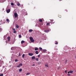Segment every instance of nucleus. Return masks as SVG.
<instances>
[{"instance_id": "nucleus-1", "label": "nucleus", "mask_w": 76, "mask_h": 76, "mask_svg": "<svg viewBox=\"0 0 76 76\" xmlns=\"http://www.w3.org/2000/svg\"><path fill=\"white\" fill-rule=\"evenodd\" d=\"M30 39L32 42H34V40L33 39V38L32 37H30Z\"/></svg>"}, {"instance_id": "nucleus-2", "label": "nucleus", "mask_w": 76, "mask_h": 76, "mask_svg": "<svg viewBox=\"0 0 76 76\" xmlns=\"http://www.w3.org/2000/svg\"><path fill=\"white\" fill-rule=\"evenodd\" d=\"M18 14L16 12L14 13V16L15 18H16L18 17Z\"/></svg>"}, {"instance_id": "nucleus-3", "label": "nucleus", "mask_w": 76, "mask_h": 76, "mask_svg": "<svg viewBox=\"0 0 76 76\" xmlns=\"http://www.w3.org/2000/svg\"><path fill=\"white\" fill-rule=\"evenodd\" d=\"M28 54L30 56H32L34 55V53H28Z\"/></svg>"}, {"instance_id": "nucleus-4", "label": "nucleus", "mask_w": 76, "mask_h": 76, "mask_svg": "<svg viewBox=\"0 0 76 76\" xmlns=\"http://www.w3.org/2000/svg\"><path fill=\"white\" fill-rule=\"evenodd\" d=\"M22 66V64L21 63L19 65H18L17 66V67H20V66Z\"/></svg>"}, {"instance_id": "nucleus-5", "label": "nucleus", "mask_w": 76, "mask_h": 76, "mask_svg": "<svg viewBox=\"0 0 76 76\" xmlns=\"http://www.w3.org/2000/svg\"><path fill=\"white\" fill-rule=\"evenodd\" d=\"M7 39H8V41H10V37H8L7 38Z\"/></svg>"}, {"instance_id": "nucleus-6", "label": "nucleus", "mask_w": 76, "mask_h": 76, "mask_svg": "<svg viewBox=\"0 0 76 76\" xmlns=\"http://www.w3.org/2000/svg\"><path fill=\"white\" fill-rule=\"evenodd\" d=\"M10 12V9H8L7 11V12L8 13H9Z\"/></svg>"}, {"instance_id": "nucleus-7", "label": "nucleus", "mask_w": 76, "mask_h": 76, "mask_svg": "<svg viewBox=\"0 0 76 76\" xmlns=\"http://www.w3.org/2000/svg\"><path fill=\"white\" fill-rule=\"evenodd\" d=\"M73 72V71H70L69 72H68V73H72Z\"/></svg>"}, {"instance_id": "nucleus-8", "label": "nucleus", "mask_w": 76, "mask_h": 76, "mask_svg": "<svg viewBox=\"0 0 76 76\" xmlns=\"http://www.w3.org/2000/svg\"><path fill=\"white\" fill-rule=\"evenodd\" d=\"M31 59L32 60H34V59H35V57L34 56H33L31 57Z\"/></svg>"}, {"instance_id": "nucleus-9", "label": "nucleus", "mask_w": 76, "mask_h": 76, "mask_svg": "<svg viewBox=\"0 0 76 76\" xmlns=\"http://www.w3.org/2000/svg\"><path fill=\"white\" fill-rule=\"evenodd\" d=\"M44 31L45 32L47 33V32H49V30H45Z\"/></svg>"}, {"instance_id": "nucleus-10", "label": "nucleus", "mask_w": 76, "mask_h": 76, "mask_svg": "<svg viewBox=\"0 0 76 76\" xmlns=\"http://www.w3.org/2000/svg\"><path fill=\"white\" fill-rule=\"evenodd\" d=\"M34 50H35V51H37V50H38V48H34Z\"/></svg>"}, {"instance_id": "nucleus-11", "label": "nucleus", "mask_w": 76, "mask_h": 76, "mask_svg": "<svg viewBox=\"0 0 76 76\" xmlns=\"http://www.w3.org/2000/svg\"><path fill=\"white\" fill-rule=\"evenodd\" d=\"M35 53L36 54H38V53H38V51H36L35 52Z\"/></svg>"}, {"instance_id": "nucleus-12", "label": "nucleus", "mask_w": 76, "mask_h": 76, "mask_svg": "<svg viewBox=\"0 0 76 76\" xmlns=\"http://www.w3.org/2000/svg\"><path fill=\"white\" fill-rule=\"evenodd\" d=\"M28 31L29 32H31L33 31V30L32 29H30Z\"/></svg>"}, {"instance_id": "nucleus-13", "label": "nucleus", "mask_w": 76, "mask_h": 76, "mask_svg": "<svg viewBox=\"0 0 76 76\" xmlns=\"http://www.w3.org/2000/svg\"><path fill=\"white\" fill-rule=\"evenodd\" d=\"M24 42H25V41L23 40H22L21 41V44H23V43H24Z\"/></svg>"}, {"instance_id": "nucleus-14", "label": "nucleus", "mask_w": 76, "mask_h": 76, "mask_svg": "<svg viewBox=\"0 0 76 76\" xmlns=\"http://www.w3.org/2000/svg\"><path fill=\"white\" fill-rule=\"evenodd\" d=\"M46 51H47V50L45 49H44L43 50V52H44V53H45V52H46Z\"/></svg>"}, {"instance_id": "nucleus-15", "label": "nucleus", "mask_w": 76, "mask_h": 76, "mask_svg": "<svg viewBox=\"0 0 76 76\" xmlns=\"http://www.w3.org/2000/svg\"><path fill=\"white\" fill-rule=\"evenodd\" d=\"M20 5V3L19 2H18V3L17 4V5L18 6H19Z\"/></svg>"}, {"instance_id": "nucleus-16", "label": "nucleus", "mask_w": 76, "mask_h": 76, "mask_svg": "<svg viewBox=\"0 0 76 76\" xmlns=\"http://www.w3.org/2000/svg\"><path fill=\"white\" fill-rule=\"evenodd\" d=\"M45 66L46 67H48V65L47 64H45Z\"/></svg>"}, {"instance_id": "nucleus-17", "label": "nucleus", "mask_w": 76, "mask_h": 76, "mask_svg": "<svg viewBox=\"0 0 76 76\" xmlns=\"http://www.w3.org/2000/svg\"><path fill=\"white\" fill-rule=\"evenodd\" d=\"M39 21L40 22H42V19H40L39 20Z\"/></svg>"}, {"instance_id": "nucleus-18", "label": "nucleus", "mask_w": 76, "mask_h": 76, "mask_svg": "<svg viewBox=\"0 0 76 76\" xmlns=\"http://www.w3.org/2000/svg\"><path fill=\"white\" fill-rule=\"evenodd\" d=\"M22 69H19V71L20 72H22Z\"/></svg>"}, {"instance_id": "nucleus-19", "label": "nucleus", "mask_w": 76, "mask_h": 76, "mask_svg": "<svg viewBox=\"0 0 76 76\" xmlns=\"http://www.w3.org/2000/svg\"><path fill=\"white\" fill-rule=\"evenodd\" d=\"M30 72H28L26 74V75H30Z\"/></svg>"}, {"instance_id": "nucleus-20", "label": "nucleus", "mask_w": 76, "mask_h": 76, "mask_svg": "<svg viewBox=\"0 0 76 76\" xmlns=\"http://www.w3.org/2000/svg\"><path fill=\"white\" fill-rule=\"evenodd\" d=\"M50 23H46V25L47 26L49 25H50Z\"/></svg>"}, {"instance_id": "nucleus-21", "label": "nucleus", "mask_w": 76, "mask_h": 76, "mask_svg": "<svg viewBox=\"0 0 76 76\" xmlns=\"http://www.w3.org/2000/svg\"><path fill=\"white\" fill-rule=\"evenodd\" d=\"M16 28H19V26H18V25H16Z\"/></svg>"}, {"instance_id": "nucleus-22", "label": "nucleus", "mask_w": 76, "mask_h": 76, "mask_svg": "<svg viewBox=\"0 0 76 76\" xmlns=\"http://www.w3.org/2000/svg\"><path fill=\"white\" fill-rule=\"evenodd\" d=\"M6 20L7 22H10V20H9V19H7Z\"/></svg>"}, {"instance_id": "nucleus-23", "label": "nucleus", "mask_w": 76, "mask_h": 76, "mask_svg": "<svg viewBox=\"0 0 76 76\" xmlns=\"http://www.w3.org/2000/svg\"><path fill=\"white\" fill-rule=\"evenodd\" d=\"M35 60L36 61H38V58H36V59H35Z\"/></svg>"}, {"instance_id": "nucleus-24", "label": "nucleus", "mask_w": 76, "mask_h": 76, "mask_svg": "<svg viewBox=\"0 0 76 76\" xmlns=\"http://www.w3.org/2000/svg\"><path fill=\"white\" fill-rule=\"evenodd\" d=\"M61 69V67L60 66L58 67V70H60V69Z\"/></svg>"}, {"instance_id": "nucleus-25", "label": "nucleus", "mask_w": 76, "mask_h": 76, "mask_svg": "<svg viewBox=\"0 0 76 76\" xmlns=\"http://www.w3.org/2000/svg\"><path fill=\"white\" fill-rule=\"evenodd\" d=\"M55 44H58V42H57V41H55Z\"/></svg>"}, {"instance_id": "nucleus-26", "label": "nucleus", "mask_w": 76, "mask_h": 76, "mask_svg": "<svg viewBox=\"0 0 76 76\" xmlns=\"http://www.w3.org/2000/svg\"><path fill=\"white\" fill-rule=\"evenodd\" d=\"M24 57H25V55L24 54H23L22 55L23 58H24Z\"/></svg>"}, {"instance_id": "nucleus-27", "label": "nucleus", "mask_w": 76, "mask_h": 76, "mask_svg": "<svg viewBox=\"0 0 76 76\" xmlns=\"http://www.w3.org/2000/svg\"><path fill=\"white\" fill-rule=\"evenodd\" d=\"M19 37L20 38H22V36H21V35H19Z\"/></svg>"}, {"instance_id": "nucleus-28", "label": "nucleus", "mask_w": 76, "mask_h": 76, "mask_svg": "<svg viewBox=\"0 0 76 76\" xmlns=\"http://www.w3.org/2000/svg\"><path fill=\"white\" fill-rule=\"evenodd\" d=\"M11 5L12 6H13V5H14V3H11Z\"/></svg>"}, {"instance_id": "nucleus-29", "label": "nucleus", "mask_w": 76, "mask_h": 76, "mask_svg": "<svg viewBox=\"0 0 76 76\" xmlns=\"http://www.w3.org/2000/svg\"><path fill=\"white\" fill-rule=\"evenodd\" d=\"M58 17H59V18H61V16L60 15H59L58 16Z\"/></svg>"}, {"instance_id": "nucleus-30", "label": "nucleus", "mask_w": 76, "mask_h": 76, "mask_svg": "<svg viewBox=\"0 0 76 76\" xmlns=\"http://www.w3.org/2000/svg\"><path fill=\"white\" fill-rule=\"evenodd\" d=\"M39 49L40 50H42V49L41 48H39Z\"/></svg>"}, {"instance_id": "nucleus-31", "label": "nucleus", "mask_w": 76, "mask_h": 76, "mask_svg": "<svg viewBox=\"0 0 76 76\" xmlns=\"http://www.w3.org/2000/svg\"><path fill=\"white\" fill-rule=\"evenodd\" d=\"M18 59H15V62H17V61H18Z\"/></svg>"}, {"instance_id": "nucleus-32", "label": "nucleus", "mask_w": 76, "mask_h": 76, "mask_svg": "<svg viewBox=\"0 0 76 76\" xmlns=\"http://www.w3.org/2000/svg\"><path fill=\"white\" fill-rule=\"evenodd\" d=\"M3 76V74H2L0 75V76Z\"/></svg>"}, {"instance_id": "nucleus-33", "label": "nucleus", "mask_w": 76, "mask_h": 76, "mask_svg": "<svg viewBox=\"0 0 76 76\" xmlns=\"http://www.w3.org/2000/svg\"><path fill=\"white\" fill-rule=\"evenodd\" d=\"M68 76H70V74H69V73H68V74H67Z\"/></svg>"}, {"instance_id": "nucleus-34", "label": "nucleus", "mask_w": 76, "mask_h": 76, "mask_svg": "<svg viewBox=\"0 0 76 76\" xmlns=\"http://www.w3.org/2000/svg\"><path fill=\"white\" fill-rule=\"evenodd\" d=\"M2 31V29L1 28H0V32H1Z\"/></svg>"}, {"instance_id": "nucleus-35", "label": "nucleus", "mask_w": 76, "mask_h": 76, "mask_svg": "<svg viewBox=\"0 0 76 76\" xmlns=\"http://www.w3.org/2000/svg\"><path fill=\"white\" fill-rule=\"evenodd\" d=\"M13 30L15 31L16 30V29L15 28H12Z\"/></svg>"}, {"instance_id": "nucleus-36", "label": "nucleus", "mask_w": 76, "mask_h": 76, "mask_svg": "<svg viewBox=\"0 0 76 76\" xmlns=\"http://www.w3.org/2000/svg\"><path fill=\"white\" fill-rule=\"evenodd\" d=\"M40 56L41 55H39L38 56V57H40Z\"/></svg>"}, {"instance_id": "nucleus-37", "label": "nucleus", "mask_w": 76, "mask_h": 76, "mask_svg": "<svg viewBox=\"0 0 76 76\" xmlns=\"http://www.w3.org/2000/svg\"><path fill=\"white\" fill-rule=\"evenodd\" d=\"M67 60H66L65 61V64H66L67 63Z\"/></svg>"}, {"instance_id": "nucleus-38", "label": "nucleus", "mask_w": 76, "mask_h": 76, "mask_svg": "<svg viewBox=\"0 0 76 76\" xmlns=\"http://www.w3.org/2000/svg\"><path fill=\"white\" fill-rule=\"evenodd\" d=\"M13 33H16V31H15L13 32Z\"/></svg>"}, {"instance_id": "nucleus-39", "label": "nucleus", "mask_w": 76, "mask_h": 76, "mask_svg": "<svg viewBox=\"0 0 76 76\" xmlns=\"http://www.w3.org/2000/svg\"><path fill=\"white\" fill-rule=\"evenodd\" d=\"M65 73H67V70H65Z\"/></svg>"}, {"instance_id": "nucleus-40", "label": "nucleus", "mask_w": 76, "mask_h": 76, "mask_svg": "<svg viewBox=\"0 0 76 76\" xmlns=\"http://www.w3.org/2000/svg\"><path fill=\"white\" fill-rule=\"evenodd\" d=\"M32 66H35V65L34 64H33Z\"/></svg>"}, {"instance_id": "nucleus-41", "label": "nucleus", "mask_w": 76, "mask_h": 76, "mask_svg": "<svg viewBox=\"0 0 76 76\" xmlns=\"http://www.w3.org/2000/svg\"><path fill=\"white\" fill-rule=\"evenodd\" d=\"M20 56V54H19V56Z\"/></svg>"}, {"instance_id": "nucleus-42", "label": "nucleus", "mask_w": 76, "mask_h": 76, "mask_svg": "<svg viewBox=\"0 0 76 76\" xmlns=\"http://www.w3.org/2000/svg\"><path fill=\"white\" fill-rule=\"evenodd\" d=\"M1 0H0V1H1Z\"/></svg>"}, {"instance_id": "nucleus-43", "label": "nucleus", "mask_w": 76, "mask_h": 76, "mask_svg": "<svg viewBox=\"0 0 76 76\" xmlns=\"http://www.w3.org/2000/svg\"><path fill=\"white\" fill-rule=\"evenodd\" d=\"M61 1V0H60V1Z\"/></svg>"}, {"instance_id": "nucleus-44", "label": "nucleus", "mask_w": 76, "mask_h": 76, "mask_svg": "<svg viewBox=\"0 0 76 76\" xmlns=\"http://www.w3.org/2000/svg\"><path fill=\"white\" fill-rule=\"evenodd\" d=\"M11 50H12V48H11Z\"/></svg>"}]
</instances>
